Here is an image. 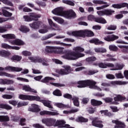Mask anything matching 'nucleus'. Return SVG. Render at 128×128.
I'll use <instances>...</instances> for the list:
<instances>
[{
  "instance_id": "nucleus-54",
  "label": "nucleus",
  "mask_w": 128,
  "mask_h": 128,
  "mask_svg": "<svg viewBox=\"0 0 128 128\" xmlns=\"http://www.w3.org/2000/svg\"><path fill=\"white\" fill-rule=\"evenodd\" d=\"M107 30H116V26L111 25L108 27Z\"/></svg>"
},
{
  "instance_id": "nucleus-42",
  "label": "nucleus",
  "mask_w": 128,
  "mask_h": 128,
  "mask_svg": "<svg viewBox=\"0 0 128 128\" xmlns=\"http://www.w3.org/2000/svg\"><path fill=\"white\" fill-rule=\"evenodd\" d=\"M54 106H56L57 108H62V110H64V104L60 102H56L54 104Z\"/></svg>"
},
{
  "instance_id": "nucleus-40",
  "label": "nucleus",
  "mask_w": 128,
  "mask_h": 128,
  "mask_svg": "<svg viewBox=\"0 0 128 128\" xmlns=\"http://www.w3.org/2000/svg\"><path fill=\"white\" fill-rule=\"evenodd\" d=\"M92 2L94 4H108L106 2L100 0H94Z\"/></svg>"
},
{
  "instance_id": "nucleus-26",
  "label": "nucleus",
  "mask_w": 128,
  "mask_h": 128,
  "mask_svg": "<svg viewBox=\"0 0 128 128\" xmlns=\"http://www.w3.org/2000/svg\"><path fill=\"white\" fill-rule=\"evenodd\" d=\"M2 38H6L7 40H14V38H16V35L12 34H3L2 35Z\"/></svg>"
},
{
  "instance_id": "nucleus-18",
  "label": "nucleus",
  "mask_w": 128,
  "mask_h": 128,
  "mask_svg": "<svg viewBox=\"0 0 128 128\" xmlns=\"http://www.w3.org/2000/svg\"><path fill=\"white\" fill-rule=\"evenodd\" d=\"M10 42L14 46H24V42L19 39H16L13 41H10Z\"/></svg>"
},
{
  "instance_id": "nucleus-11",
  "label": "nucleus",
  "mask_w": 128,
  "mask_h": 128,
  "mask_svg": "<svg viewBox=\"0 0 128 128\" xmlns=\"http://www.w3.org/2000/svg\"><path fill=\"white\" fill-rule=\"evenodd\" d=\"M76 16V14L72 10H69L64 12V18H72Z\"/></svg>"
},
{
  "instance_id": "nucleus-59",
  "label": "nucleus",
  "mask_w": 128,
  "mask_h": 128,
  "mask_svg": "<svg viewBox=\"0 0 128 128\" xmlns=\"http://www.w3.org/2000/svg\"><path fill=\"white\" fill-rule=\"evenodd\" d=\"M110 108H111L112 112H118V107L114 106H110Z\"/></svg>"
},
{
  "instance_id": "nucleus-35",
  "label": "nucleus",
  "mask_w": 128,
  "mask_h": 128,
  "mask_svg": "<svg viewBox=\"0 0 128 128\" xmlns=\"http://www.w3.org/2000/svg\"><path fill=\"white\" fill-rule=\"evenodd\" d=\"M76 122H88V119L82 116H78L76 119Z\"/></svg>"
},
{
  "instance_id": "nucleus-19",
  "label": "nucleus",
  "mask_w": 128,
  "mask_h": 128,
  "mask_svg": "<svg viewBox=\"0 0 128 128\" xmlns=\"http://www.w3.org/2000/svg\"><path fill=\"white\" fill-rule=\"evenodd\" d=\"M32 108H28V110L29 112H40V106L36 104H32Z\"/></svg>"
},
{
  "instance_id": "nucleus-14",
  "label": "nucleus",
  "mask_w": 128,
  "mask_h": 128,
  "mask_svg": "<svg viewBox=\"0 0 128 128\" xmlns=\"http://www.w3.org/2000/svg\"><path fill=\"white\" fill-rule=\"evenodd\" d=\"M92 125L96 128H104L102 121L98 120V118H93Z\"/></svg>"
},
{
  "instance_id": "nucleus-61",
  "label": "nucleus",
  "mask_w": 128,
  "mask_h": 128,
  "mask_svg": "<svg viewBox=\"0 0 128 128\" xmlns=\"http://www.w3.org/2000/svg\"><path fill=\"white\" fill-rule=\"evenodd\" d=\"M6 32H8V29H6L4 26H0V34H4Z\"/></svg>"
},
{
  "instance_id": "nucleus-55",
  "label": "nucleus",
  "mask_w": 128,
  "mask_h": 128,
  "mask_svg": "<svg viewBox=\"0 0 128 128\" xmlns=\"http://www.w3.org/2000/svg\"><path fill=\"white\" fill-rule=\"evenodd\" d=\"M8 103L10 104H12V106H16L18 104V102L16 100H8Z\"/></svg>"
},
{
  "instance_id": "nucleus-8",
  "label": "nucleus",
  "mask_w": 128,
  "mask_h": 128,
  "mask_svg": "<svg viewBox=\"0 0 128 128\" xmlns=\"http://www.w3.org/2000/svg\"><path fill=\"white\" fill-rule=\"evenodd\" d=\"M96 12L98 16H112V14L114 12V10H112L111 9H105L104 10L98 11Z\"/></svg>"
},
{
  "instance_id": "nucleus-23",
  "label": "nucleus",
  "mask_w": 128,
  "mask_h": 128,
  "mask_svg": "<svg viewBox=\"0 0 128 128\" xmlns=\"http://www.w3.org/2000/svg\"><path fill=\"white\" fill-rule=\"evenodd\" d=\"M98 66L101 68H113L114 64L112 63H107V64H104V63H100L98 64Z\"/></svg>"
},
{
  "instance_id": "nucleus-47",
  "label": "nucleus",
  "mask_w": 128,
  "mask_h": 128,
  "mask_svg": "<svg viewBox=\"0 0 128 128\" xmlns=\"http://www.w3.org/2000/svg\"><path fill=\"white\" fill-rule=\"evenodd\" d=\"M109 50H113L114 52H116L118 48V47L114 45H110L109 46Z\"/></svg>"
},
{
  "instance_id": "nucleus-3",
  "label": "nucleus",
  "mask_w": 128,
  "mask_h": 128,
  "mask_svg": "<svg viewBox=\"0 0 128 128\" xmlns=\"http://www.w3.org/2000/svg\"><path fill=\"white\" fill-rule=\"evenodd\" d=\"M67 34L68 36H82L84 38V36H94V34L91 30H80L78 31H69L67 32Z\"/></svg>"
},
{
  "instance_id": "nucleus-6",
  "label": "nucleus",
  "mask_w": 128,
  "mask_h": 128,
  "mask_svg": "<svg viewBox=\"0 0 128 128\" xmlns=\"http://www.w3.org/2000/svg\"><path fill=\"white\" fill-rule=\"evenodd\" d=\"M92 80H79L77 82L76 85L78 88H82L89 86L90 88Z\"/></svg>"
},
{
  "instance_id": "nucleus-5",
  "label": "nucleus",
  "mask_w": 128,
  "mask_h": 128,
  "mask_svg": "<svg viewBox=\"0 0 128 128\" xmlns=\"http://www.w3.org/2000/svg\"><path fill=\"white\" fill-rule=\"evenodd\" d=\"M62 68H63L62 69H56V72L62 76H66V74H68L70 72L74 70L70 66L68 65L62 66Z\"/></svg>"
},
{
  "instance_id": "nucleus-10",
  "label": "nucleus",
  "mask_w": 128,
  "mask_h": 128,
  "mask_svg": "<svg viewBox=\"0 0 128 128\" xmlns=\"http://www.w3.org/2000/svg\"><path fill=\"white\" fill-rule=\"evenodd\" d=\"M64 8L58 7L52 10V13L55 16H64Z\"/></svg>"
},
{
  "instance_id": "nucleus-43",
  "label": "nucleus",
  "mask_w": 128,
  "mask_h": 128,
  "mask_svg": "<svg viewBox=\"0 0 128 128\" xmlns=\"http://www.w3.org/2000/svg\"><path fill=\"white\" fill-rule=\"evenodd\" d=\"M2 98L5 100H12L14 96L12 95L5 94L2 96Z\"/></svg>"
},
{
  "instance_id": "nucleus-33",
  "label": "nucleus",
  "mask_w": 128,
  "mask_h": 128,
  "mask_svg": "<svg viewBox=\"0 0 128 128\" xmlns=\"http://www.w3.org/2000/svg\"><path fill=\"white\" fill-rule=\"evenodd\" d=\"M100 114L102 116H112V113L108 112V110H102L100 111Z\"/></svg>"
},
{
  "instance_id": "nucleus-51",
  "label": "nucleus",
  "mask_w": 128,
  "mask_h": 128,
  "mask_svg": "<svg viewBox=\"0 0 128 128\" xmlns=\"http://www.w3.org/2000/svg\"><path fill=\"white\" fill-rule=\"evenodd\" d=\"M96 60V57H90L86 58V62H94Z\"/></svg>"
},
{
  "instance_id": "nucleus-34",
  "label": "nucleus",
  "mask_w": 128,
  "mask_h": 128,
  "mask_svg": "<svg viewBox=\"0 0 128 128\" xmlns=\"http://www.w3.org/2000/svg\"><path fill=\"white\" fill-rule=\"evenodd\" d=\"M19 30H20V32H24V34H26L30 32V28L26 26H21L19 28Z\"/></svg>"
},
{
  "instance_id": "nucleus-16",
  "label": "nucleus",
  "mask_w": 128,
  "mask_h": 128,
  "mask_svg": "<svg viewBox=\"0 0 128 128\" xmlns=\"http://www.w3.org/2000/svg\"><path fill=\"white\" fill-rule=\"evenodd\" d=\"M48 22L49 25L51 26V30H58V26L56 24H54V22H52V20L50 18L48 19Z\"/></svg>"
},
{
  "instance_id": "nucleus-58",
  "label": "nucleus",
  "mask_w": 128,
  "mask_h": 128,
  "mask_svg": "<svg viewBox=\"0 0 128 128\" xmlns=\"http://www.w3.org/2000/svg\"><path fill=\"white\" fill-rule=\"evenodd\" d=\"M63 42H74V40L72 39V38H66L63 40Z\"/></svg>"
},
{
  "instance_id": "nucleus-2",
  "label": "nucleus",
  "mask_w": 128,
  "mask_h": 128,
  "mask_svg": "<svg viewBox=\"0 0 128 128\" xmlns=\"http://www.w3.org/2000/svg\"><path fill=\"white\" fill-rule=\"evenodd\" d=\"M18 98H20V100H30V102L32 100H36V102H40L44 104V106H46L47 108H54L52 105V102L40 100V97L38 96L21 94L19 95Z\"/></svg>"
},
{
  "instance_id": "nucleus-12",
  "label": "nucleus",
  "mask_w": 128,
  "mask_h": 128,
  "mask_svg": "<svg viewBox=\"0 0 128 128\" xmlns=\"http://www.w3.org/2000/svg\"><path fill=\"white\" fill-rule=\"evenodd\" d=\"M28 59L32 62H42V66H48V64L44 62V60L40 58H34L32 56L28 57Z\"/></svg>"
},
{
  "instance_id": "nucleus-7",
  "label": "nucleus",
  "mask_w": 128,
  "mask_h": 128,
  "mask_svg": "<svg viewBox=\"0 0 128 128\" xmlns=\"http://www.w3.org/2000/svg\"><path fill=\"white\" fill-rule=\"evenodd\" d=\"M40 18V14H36L35 13H30V16H24L23 18L25 22H32V20H36L38 18Z\"/></svg>"
},
{
  "instance_id": "nucleus-28",
  "label": "nucleus",
  "mask_w": 128,
  "mask_h": 128,
  "mask_svg": "<svg viewBox=\"0 0 128 128\" xmlns=\"http://www.w3.org/2000/svg\"><path fill=\"white\" fill-rule=\"evenodd\" d=\"M0 76H6L7 78H12L16 76L12 74H10L8 73L0 72Z\"/></svg>"
},
{
  "instance_id": "nucleus-9",
  "label": "nucleus",
  "mask_w": 128,
  "mask_h": 128,
  "mask_svg": "<svg viewBox=\"0 0 128 128\" xmlns=\"http://www.w3.org/2000/svg\"><path fill=\"white\" fill-rule=\"evenodd\" d=\"M8 70V72H20L22 70V68H18V67H13L12 66H7L5 68L0 67V70Z\"/></svg>"
},
{
  "instance_id": "nucleus-50",
  "label": "nucleus",
  "mask_w": 128,
  "mask_h": 128,
  "mask_svg": "<svg viewBox=\"0 0 128 128\" xmlns=\"http://www.w3.org/2000/svg\"><path fill=\"white\" fill-rule=\"evenodd\" d=\"M108 6H110V4H106L103 6L96 7V10H104V8H108Z\"/></svg>"
},
{
  "instance_id": "nucleus-22",
  "label": "nucleus",
  "mask_w": 128,
  "mask_h": 128,
  "mask_svg": "<svg viewBox=\"0 0 128 128\" xmlns=\"http://www.w3.org/2000/svg\"><path fill=\"white\" fill-rule=\"evenodd\" d=\"M96 82L92 80L91 82L90 88H94V90H98V92H102V88L96 86Z\"/></svg>"
},
{
  "instance_id": "nucleus-4",
  "label": "nucleus",
  "mask_w": 128,
  "mask_h": 128,
  "mask_svg": "<svg viewBox=\"0 0 128 128\" xmlns=\"http://www.w3.org/2000/svg\"><path fill=\"white\" fill-rule=\"evenodd\" d=\"M62 47H56V46H46L45 50L46 52H55V54H64V52L62 51L64 50Z\"/></svg>"
},
{
  "instance_id": "nucleus-24",
  "label": "nucleus",
  "mask_w": 128,
  "mask_h": 128,
  "mask_svg": "<svg viewBox=\"0 0 128 128\" xmlns=\"http://www.w3.org/2000/svg\"><path fill=\"white\" fill-rule=\"evenodd\" d=\"M12 54L8 51L4 50H0V56H4V58H8Z\"/></svg>"
},
{
  "instance_id": "nucleus-32",
  "label": "nucleus",
  "mask_w": 128,
  "mask_h": 128,
  "mask_svg": "<svg viewBox=\"0 0 128 128\" xmlns=\"http://www.w3.org/2000/svg\"><path fill=\"white\" fill-rule=\"evenodd\" d=\"M95 22H98L99 24H106L108 22H106V19L102 18H96Z\"/></svg>"
},
{
  "instance_id": "nucleus-30",
  "label": "nucleus",
  "mask_w": 128,
  "mask_h": 128,
  "mask_svg": "<svg viewBox=\"0 0 128 128\" xmlns=\"http://www.w3.org/2000/svg\"><path fill=\"white\" fill-rule=\"evenodd\" d=\"M90 44H104V42L102 41H100L98 38H94L90 40Z\"/></svg>"
},
{
  "instance_id": "nucleus-45",
  "label": "nucleus",
  "mask_w": 128,
  "mask_h": 128,
  "mask_svg": "<svg viewBox=\"0 0 128 128\" xmlns=\"http://www.w3.org/2000/svg\"><path fill=\"white\" fill-rule=\"evenodd\" d=\"M53 94L56 96H62V92L59 90H56L53 92Z\"/></svg>"
},
{
  "instance_id": "nucleus-31",
  "label": "nucleus",
  "mask_w": 128,
  "mask_h": 128,
  "mask_svg": "<svg viewBox=\"0 0 128 128\" xmlns=\"http://www.w3.org/2000/svg\"><path fill=\"white\" fill-rule=\"evenodd\" d=\"M52 18L54 20H55V22H58V24H62L64 22V20L62 18L60 17L53 16Z\"/></svg>"
},
{
  "instance_id": "nucleus-17",
  "label": "nucleus",
  "mask_w": 128,
  "mask_h": 128,
  "mask_svg": "<svg viewBox=\"0 0 128 128\" xmlns=\"http://www.w3.org/2000/svg\"><path fill=\"white\" fill-rule=\"evenodd\" d=\"M30 26L32 28H34L35 30H38L39 28H41L42 26V22L38 21L37 22H34L32 24H30Z\"/></svg>"
},
{
  "instance_id": "nucleus-46",
  "label": "nucleus",
  "mask_w": 128,
  "mask_h": 128,
  "mask_svg": "<svg viewBox=\"0 0 128 128\" xmlns=\"http://www.w3.org/2000/svg\"><path fill=\"white\" fill-rule=\"evenodd\" d=\"M22 54L24 56H32V52L24 50L22 52Z\"/></svg>"
},
{
  "instance_id": "nucleus-15",
  "label": "nucleus",
  "mask_w": 128,
  "mask_h": 128,
  "mask_svg": "<svg viewBox=\"0 0 128 128\" xmlns=\"http://www.w3.org/2000/svg\"><path fill=\"white\" fill-rule=\"evenodd\" d=\"M2 48H8L9 50H18L20 48L18 46H10L6 43H2L1 45Z\"/></svg>"
},
{
  "instance_id": "nucleus-37",
  "label": "nucleus",
  "mask_w": 128,
  "mask_h": 128,
  "mask_svg": "<svg viewBox=\"0 0 128 128\" xmlns=\"http://www.w3.org/2000/svg\"><path fill=\"white\" fill-rule=\"evenodd\" d=\"M126 97L122 96L120 95H118L116 97L114 98L115 102H122V100H124Z\"/></svg>"
},
{
  "instance_id": "nucleus-41",
  "label": "nucleus",
  "mask_w": 128,
  "mask_h": 128,
  "mask_svg": "<svg viewBox=\"0 0 128 128\" xmlns=\"http://www.w3.org/2000/svg\"><path fill=\"white\" fill-rule=\"evenodd\" d=\"M72 100H73L74 104L76 106H80V102H78V98L76 97H74L72 98Z\"/></svg>"
},
{
  "instance_id": "nucleus-20",
  "label": "nucleus",
  "mask_w": 128,
  "mask_h": 128,
  "mask_svg": "<svg viewBox=\"0 0 128 128\" xmlns=\"http://www.w3.org/2000/svg\"><path fill=\"white\" fill-rule=\"evenodd\" d=\"M23 90H25V92H34V94H38V92L36 90L28 86H24L22 87Z\"/></svg>"
},
{
  "instance_id": "nucleus-21",
  "label": "nucleus",
  "mask_w": 128,
  "mask_h": 128,
  "mask_svg": "<svg viewBox=\"0 0 128 128\" xmlns=\"http://www.w3.org/2000/svg\"><path fill=\"white\" fill-rule=\"evenodd\" d=\"M124 66V64H116L115 66L114 65L112 68L110 69V70H122Z\"/></svg>"
},
{
  "instance_id": "nucleus-56",
  "label": "nucleus",
  "mask_w": 128,
  "mask_h": 128,
  "mask_svg": "<svg viewBox=\"0 0 128 128\" xmlns=\"http://www.w3.org/2000/svg\"><path fill=\"white\" fill-rule=\"evenodd\" d=\"M102 100H104L105 102H112V98L110 97L104 98Z\"/></svg>"
},
{
  "instance_id": "nucleus-49",
  "label": "nucleus",
  "mask_w": 128,
  "mask_h": 128,
  "mask_svg": "<svg viewBox=\"0 0 128 128\" xmlns=\"http://www.w3.org/2000/svg\"><path fill=\"white\" fill-rule=\"evenodd\" d=\"M0 2H3L4 4H8V6H12V4L10 2L8 1V0H0Z\"/></svg>"
},
{
  "instance_id": "nucleus-29",
  "label": "nucleus",
  "mask_w": 128,
  "mask_h": 128,
  "mask_svg": "<svg viewBox=\"0 0 128 128\" xmlns=\"http://www.w3.org/2000/svg\"><path fill=\"white\" fill-rule=\"evenodd\" d=\"M0 108L10 110H12V107L8 104H0Z\"/></svg>"
},
{
  "instance_id": "nucleus-53",
  "label": "nucleus",
  "mask_w": 128,
  "mask_h": 128,
  "mask_svg": "<svg viewBox=\"0 0 128 128\" xmlns=\"http://www.w3.org/2000/svg\"><path fill=\"white\" fill-rule=\"evenodd\" d=\"M32 126L34 128H44V126L42 125H40L38 124H32Z\"/></svg>"
},
{
  "instance_id": "nucleus-52",
  "label": "nucleus",
  "mask_w": 128,
  "mask_h": 128,
  "mask_svg": "<svg viewBox=\"0 0 128 128\" xmlns=\"http://www.w3.org/2000/svg\"><path fill=\"white\" fill-rule=\"evenodd\" d=\"M56 34V33L54 34H51L48 36V37H43L42 38V40H48V38H52V36H54Z\"/></svg>"
},
{
  "instance_id": "nucleus-57",
  "label": "nucleus",
  "mask_w": 128,
  "mask_h": 128,
  "mask_svg": "<svg viewBox=\"0 0 128 128\" xmlns=\"http://www.w3.org/2000/svg\"><path fill=\"white\" fill-rule=\"evenodd\" d=\"M10 120V117L8 116H2V122H8Z\"/></svg>"
},
{
  "instance_id": "nucleus-63",
  "label": "nucleus",
  "mask_w": 128,
  "mask_h": 128,
  "mask_svg": "<svg viewBox=\"0 0 128 128\" xmlns=\"http://www.w3.org/2000/svg\"><path fill=\"white\" fill-rule=\"evenodd\" d=\"M112 8H122L120 7V4H114L112 5Z\"/></svg>"
},
{
  "instance_id": "nucleus-44",
  "label": "nucleus",
  "mask_w": 128,
  "mask_h": 128,
  "mask_svg": "<svg viewBox=\"0 0 128 128\" xmlns=\"http://www.w3.org/2000/svg\"><path fill=\"white\" fill-rule=\"evenodd\" d=\"M50 84L54 86H56L57 88H62V86H64V84H60V83H56V82H50Z\"/></svg>"
},
{
  "instance_id": "nucleus-13",
  "label": "nucleus",
  "mask_w": 128,
  "mask_h": 128,
  "mask_svg": "<svg viewBox=\"0 0 128 128\" xmlns=\"http://www.w3.org/2000/svg\"><path fill=\"white\" fill-rule=\"evenodd\" d=\"M40 116H44L45 114H46V116H58V114H60V113H58V110H54V112L42 110L40 112Z\"/></svg>"
},
{
  "instance_id": "nucleus-62",
  "label": "nucleus",
  "mask_w": 128,
  "mask_h": 128,
  "mask_svg": "<svg viewBox=\"0 0 128 128\" xmlns=\"http://www.w3.org/2000/svg\"><path fill=\"white\" fill-rule=\"evenodd\" d=\"M48 32V29H46V28L40 29L39 30V32L40 34H46V32Z\"/></svg>"
},
{
  "instance_id": "nucleus-25",
  "label": "nucleus",
  "mask_w": 128,
  "mask_h": 128,
  "mask_svg": "<svg viewBox=\"0 0 128 128\" xmlns=\"http://www.w3.org/2000/svg\"><path fill=\"white\" fill-rule=\"evenodd\" d=\"M6 10H8V8L6 7H3L2 8V12H3L4 16H12V14L8 11H6Z\"/></svg>"
},
{
  "instance_id": "nucleus-60",
  "label": "nucleus",
  "mask_w": 128,
  "mask_h": 128,
  "mask_svg": "<svg viewBox=\"0 0 128 128\" xmlns=\"http://www.w3.org/2000/svg\"><path fill=\"white\" fill-rule=\"evenodd\" d=\"M115 76L117 78H124V76L122 74V72L116 73Z\"/></svg>"
},
{
  "instance_id": "nucleus-48",
  "label": "nucleus",
  "mask_w": 128,
  "mask_h": 128,
  "mask_svg": "<svg viewBox=\"0 0 128 128\" xmlns=\"http://www.w3.org/2000/svg\"><path fill=\"white\" fill-rule=\"evenodd\" d=\"M62 2L64 4H68L69 6H74V3L72 1L68 0H63Z\"/></svg>"
},
{
  "instance_id": "nucleus-27",
  "label": "nucleus",
  "mask_w": 128,
  "mask_h": 128,
  "mask_svg": "<svg viewBox=\"0 0 128 128\" xmlns=\"http://www.w3.org/2000/svg\"><path fill=\"white\" fill-rule=\"evenodd\" d=\"M91 104L92 106H102V101L93 99L91 100Z\"/></svg>"
},
{
  "instance_id": "nucleus-36",
  "label": "nucleus",
  "mask_w": 128,
  "mask_h": 128,
  "mask_svg": "<svg viewBox=\"0 0 128 128\" xmlns=\"http://www.w3.org/2000/svg\"><path fill=\"white\" fill-rule=\"evenodd\" d=\"M22 56L14 55L10 58V60H16V62H20V60H22Z\"/></svg>"
},
{
  "instance_id": "nucleus-1",
  "label": "nucleus",
  "mask_w": 128,
  "mask_h": 128,
  "mask_svg": "<svg viewBox=\"0 0 128 128\" xmlns=\"http://www.w3.org/2000/svg\"><path fill=\"white\" fill-rule=\"evenodd\" d=\"M73 50L74 52L70 51L66 52L65 55L62 56V58L68 60H78L80 58H84V54L81 53L84 52V48L82 46L74 47Z\"/></svg>"
},
{
  "instance_id": "nucleus-39",
  "label": "nucleus",
  "mask_w": 128,
  "mask_h": 128,
  "mask_svg": "<svg viewBox=\"0 0 128 128\" xmlns=\"http://www.w3.org/2000/svg\"><path fill=\"white\" fill-rule=\"evenodd\" d=\"M110 86L112 85L114 86L115 84H126V82H122V81H112L110 82Z\"/></svg>"
},
{
  "instance_id": "nucleus-64",
  "label": "nucleus",
  "mask_w": 128,
  "mask_h": 128,
  "mask_svg": "<svg viewBox=\"0 0 128 128\" xmlns=\"http://www.w3.org/2000/svg\"><path fill=\"white\" fill-rule=\"evenodd\" d=\"M14 82V80H8L6 79V84H13Z\"/></svg>"
},
{
  "instance_id": "nucleus-38",
  "label": "nucleus",
  "mask_w": 128,
  "mask_h": 128,
  "mask_svg": "<svg viewBox=\"0 0 128 128\" xmlns=\"http://www.w3.org/2000/svg\"><path fill=\"white\" fill-rule=\"evenodd\" d=\"M50 80H55V79L50 77V76H46L44 78H43L41 82H50Z\"/></svg>"
}]
</instances>
